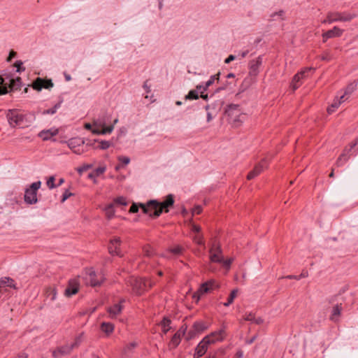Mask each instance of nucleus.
<instances>
[{
  "label": "nucleus",
  "instance_id": "39",
  "mask_svg": "<svg viewBox=\"0 0 358 358\" xmlns=\"http://www.w3.org/2000/svg\"><path fill=\"white\" fill-rule=\"evenodd\" d=\"M143 251L144 256H145V257H151L154 253L152 249L149 245L144 246L143 248Z\"/></svg>",
  "mask_w": 358,
  "mask_h": 358
},
{
  "label": "nucleus",
  "instance_id": "24",
  "mask_svg": "<svg viewBox=\"0 0 358 358\" xmlns=\"http://www.w3.org/2000/svg\"><path fill=\"white\" fill-rule=\"evenodd\" d=\"M59 133V130L55 128H52L47 130H43L39 134L38 136L43 141L49 140L51 137L56 136Z\"/></svg>",
  "mask_w": 358,
  "mask_h": 358
},
{
  "label": "nucleus",
  "instance_id": "11",
  "mask_svg": "<svg viewBox=\"0 0 358 358\" xmlns=\"http://www.w3.org/2000/svg\"><path fill=\"white\" fill-rule=\"evenodd\" d=\"M53 85L51 80H45L41 78H37L31 85L33 89L37 91H41L42 89L50 90Z\"/></svg>",
  "mask_w": 358,
  "mask_h": 358
},
{
  "label": "nucleus",
  "instance_id": "6",
  "mask_svg": "<svg viewBox=\"0 0 358 358\" xmlns=\"http://www.w3.org/2000/svg\"><path fill=\"white\" fill-rule=\"evenodd\" d=\"M41 182H33L30 187L25 190L24 201L28 204H34L37 202V191L41 187Z\"/></svg>",
  "mask_w": 358,
  "mask_h": 358
},
{
  "label": "nucleus",
  "instance_id": "19",
  "mask_svg": "<svg viewBox=\"0 0 358 358\" xmlns=\"http://www.w3.org/2000/svg\"><path fill=\"white\" fill-rule=\"evenodd\" d=\"M209 286H210V284L208 283V281L203 283L200 287L199 288V289L197 290L196 292H195L194 294H193V298L196 301H199V300L200 299L201 296L204 294H206V293H208L210 292V288H209Z\"/></svg>",
  "mask_w": 358,
  "mask_h": 358
},
{
  "label": "nucleus",
  "instance_id": "9",
  "mask_svg": "<svg viewBox=\"0 0 358 358\" xmlns=\"http://www.w3.org/2000/svg\"><path fill=\"white\" fill-rule=\"evenodd\" d=\"M313 71L314 69L311 67L306 68L299 73L296 74L291 83L292 90L294 91L299 88V87L301 85V80L307 78L309 76V73Z\"/></svg>",
  "mask_w": 358,
  "mask_h": 358
},
{
  "label": "nucleus",
  "instance_id": "59",
  "mask_svg": "<svg viewBox=\"0 0 358 358\" xmlns=\"http://www.w3.org/2000/svg\"><path fill=\"white\" fill-rule=\"evenodd\" d=\"M234 261V259L233 258H230V259H228L225 261H222V264H224V266H225L226 267L229 268L231 265V264Z\"/></svg>",
  "mask_w": 358,
  "mask_h": 358
},
{
  "label": "nucleus",
  "instance_id": "23",
  "mask_svg": "<svg viewBox=\"0 0 358 358\" xmlns=\"http://www.w3.org/2000/svg\"><path fill=\"white\" fill-rule=\"evenodd\" d=\"M123 306L120 303H115L113 306L109 307L107 311L109 314V317L112 319L120 315L122 310Z\"/></svg>",
  "mask_w": 358,
  "mask_h": 358
},
{
  "label": "nucleus",
  "instance_id": "14",
  "mask_svg": "<svg viewBox=\"0 0 358 358\" xmlns=\"http://www.w3.org/2000/svg\"><path fill=\"white\" fill-rule=\"evenodd\" d=\"M121 245V239L119 237H114L110 240V244L108 246V251L110 254L113 255H118L121 256V252L120 250V246Z\"/></svg>",
  "mask_w": 358,
  "mask_h": 358
},
{
  "label": "nucleus",
  "instance_id": "46",
  "mask_svg": "<svg viewBox=\"0 0 358 358\" xmlns=\"http://www.w3.org/2000/svg\"><path fill=\"white\" fill-rule=\"evenodd\" d=\"M114 129V125H111L109 127H102V129L101 130V135H104L106 134H110Z\"/></svg>",
  "mask_w": 358,
  "mask_h": 358
},
{
  "label": "nucleus",
  "instance_id": "12",
  "mask_svg": "<svg viewBox=\"0 0 358 358\" xmlns=\"http://www.w3.org/2000/svg\"><path fill=\"white\" fill-rule=\"evenodd\" d=\"M268 163L266 159H263L258 164H257L253 170H252L247 176L248 180H252L259 176L264 170L267 169Z\"/></svg>",
  "mask_w": 358,
  "mask_h": 358
},
{
  "label": "nucleus",
  "instance_id": "49",
  "mask_svg": "<svg viewBox=\"0 0 358 358\" xmlns=\"http://www.w3.org/2000/svg\"><path fill=\"white\" fill-rule=\"evenodd\" d=\"M117 159L119 162H120L121 163H122L124 165H127L129 164L130 162V159L129 157H125V156H119L117 157Z\"/></svg>",
  "mask_w": 358,
  "mask_h": 358
},
{
  "label": "nucleus",
  "instance_id": "41",
  "mask_svg": "<svg viewBox=\"0 0 358 358\" xmlns=\"http://www.w3.org/2000/svg\"><path fill=\"white\" fill-rule=\"evenodd\" d=\"M93 124L96 127H100L102 128L105 126L106 123L103 119L97 118L94 120Z\"/></svg>",
  "mask_w": 358,
  "mask_h": 358
},
{
  "label": "nucleus",
  "instance_id": "30",
  "mask_svg": "<svg viewBox=\"0 0 358 358\" xmlns=\"http://www.w3.org/2000/svg\"><path fill=\"white\" fill-rule=\"evenodd\" d=\"M246 55L245 52H243L242 53H238V55H230L225 60V64H229L231 61L234 60H241Z\"/></svg>",
  "mask_w": 358,
  "mask_h": 358
},
{
  "label": "nucleus",
  "instance_id": "18",
  "mask_svg": "<svg viewBox=\"0 0 358 358\" xmlns=\"http://www.w3.org/2000/svg\"><path fill=\"white\" fill-rule=\"evenodd\" d=\"M79 282L77 279H73L69 281V286L65 290V294L67 296H71L76 294L78 292Z\"/></svg>",
  "mask_w": 358,
  "mask_h": 358
},
{
  "label": "nucleus",
  "instance_id": "50",
  "mask_svg": "<svg viewBox=\"0 0 358 358\" xmlns=\"http://www.w3.org/2000/svg\"><path fill=\"white\" fill-rule=\"evenodd\" d=\"M194 241L198 245H203V236L201 235H196L194 238Z\"/></svg>",
  "mask_w": 358,
  "mask_h": 358
},
{
  "label": "nucleus",
  "instance_id": "22",
  "mask_svg": "<svg viewBox=\"0 0 358 358\" xmlns=\"http://www.w3.org/2000/svg\"><path fill=\"white\" fill-rule=\"evenodd\" d=\"M348 100V98L345 99V96H341L339 98L336 97L333 103L331 104L329 107L327 108V112L329 114H331L334 113L338 107L339 106L346 101Z\"/></svg>",
  "mask_w": 358,
  "mask_h": 358
},
{
  "label": "nucleus",
  "instance_id": "28",
  "mask_svg": "<svg viewBox=\"0 0 358 358\" xmlns=\"http://www.w3.org/2000/svg\"><path fill=\"white\" fill-rule=\"evenodd\" d=\"M357 88V83H352L347 86L345 90V93L342 96H345V99H349L350 96L355 92Z\"/></svg>",
  "mask_w": 358,
  "mask_h": 358
},
{
  "label": "nucleus",
  "instance_id": "58",
  "mask_svg": "<svg viewBox=\"0 0 358 358\" xmlns=\"http://www.w3.org/2000/svg\"><path fill=\"white\" fill-rule=\"evenodd\" d=\"M22 65V62H20V61H17L15 63V66L17 68V72H20L22 71H24V68H22L21 66Z\"/></svg>",
  "mask_w": 358,
  "mask_h": 358
},
{
  "label": "nucleus",
  "instance_id": "26",
  "mask_svg": "<svg viewBox=\"0 0 358 358\" xmlns=\"http://www.w3.org/2000/svg\"><path fill=\"white\" fill-rule=\"evenodd\" d=\"M186 328L184 329H180L178 332H176L171 338V344L176 347L180 342L181 336L185 334Z\"/></svg>",
  "mask_w": 358,
  "mask_h": 358
},
{
  "label": "nucleus",
  "instance_id": "40",
  "mask_svg": "<svg viewBox=\"0 0 358 358\" xmlns=\"http://www.w3.org/2000/svg\"><path fill=\"white\" fill-rule=\"evenodd\" d=\"M114 202L116 204L122 205V206H127L128 204L127 199L124 196H119L116 199H115Z\"/></svg>",
  "mask_w": 358,
  "mask_h": 358
},
{
  "label": "nucleus",
  "instance_id": "35",
  "mask_svg": "<svg viewBox=\"0 0 358 358\" xmlns=\"http://www.w3.org/2000/svg\"><path fill=\"white\" fill-rule=\"evenodd\" d=\"M220 73H217L212 76H210V79L203 85L208 90V88L212 85L215 80H219Z\"/></svg>",
  "mask_w": 358,
  "mask_h": 358
},
{
  "label": "nucleus",
  "instance_id": "62",
  "mask_svg": "<svg viewBox=\"0 0 358 358\" xmlns=\"http://www.w3.org/2000/svg\"><path fill=\"white\" fill-rule=\"evenodd\" d=\"M100 127H96L92 129V132L94 134H97V135H101V129H99Z\"/></svg>",
  "mask_w": 358,
  "mask_h": 358
},
{
  "label": "nucleus",
  "instance_id": "5",
  "mask_svg": "<svg viewBox=\"0 0 358 358\" xmlns=\"http://www.w3.org/2000/svg\"><path fill=\"white\" fill-rule=\"evenodd\" d=\"M84 280L86 284L95 287L100 285L103 281L104 278L101 272L96 273L93 268H90L86 269Z\"/></svg>",
  "mask_w": 358,
  "mask_h": 358
},
{
  "label": "nucleus",
  "instance_id": "42",
  "mask_svg": "<svg viewBox=\"0 0 358 358\" xmlns=\"http://www.w3.org/2000/svg\"><path fill=\"white\" fill-rule=\"evenodd\" d=\"M55 176H50L47 180V186L49 189H52L56 187V185L55 184Z\"/></svg>",
  "mask_w": 358,
  "mask_h": 358
},
{
  "label": "nucleus",
  "instance_id": "61",
  "mask_svg": "<svg viewBox=\"0 0 358 358\" xmlns=\"http://www.w3.org/2000/svg\"><path fill=\"white\" fill-rule=\"evenodd\" d=\"M192 230L196 233H199L201 231V227L194 224H192Z\"/></svg>",
  "mask_w": 358,
  "mask_h": 358
},
{
  "label": "nucleus",
  "instance_id": "57",
  "mask_svg": "<svg viewBox=\"0 0 358 358\" xmlns=\"http://www.w3.org/2000/svg\"><path fill=\"white\" fill-rule=\"evenodd\" d=\"M244 319H245V320H247V321L254 322L255 315L252 313H248L245 315Z\"/></svg>",
  "mask_w": 358,
  "mask_h": 358
},
{
  "label": "nucleus",
  "instance_id": "64",
  "mask_svg": "<svg viewBox=\"0 0 358 358\" xmlns=\"http://www.w3.org/2000/svg\"><path fill=\"white\" fill-rule=\"evenodd\" d=\"M17 358H28V355L25 353H20L17 355Z\"/></svg>",
  "mask_w": 358,
  "mask_h": 358
},
{
  "label": "nucleus",
  "instance_id": "45",
  "mask_svg": "<svg viewBox=\"0 0 358 358\" xmlns=\"http://www.w3.org/2000/svg\"><path fill=\"white\" fill-rule=\"evenodd\" d=\"M348 156L345 153H343L338 159L336 164L338 166H341L344 162L348 160Z\"/></svg>",
  "mask_w": 358,
  "mask_h": 358
},
{
  "label": "nucleus",
  "instance_id": "10",
  "mask_svg": "<svg viewBox=\"0 0 358 358\" xmlns=\"http://www.w3.org/2000/svg\"><path fill=\"white\" fill-rule=\"evenodd\" d=\"M68 147L76 155H81L85 151L82 145L85 143L84 140L80 138H71L66 141Z\"/></svg>",
  "mask_w": 358,
  "mask_h": 358
},
{
  "label": "nucleus",
  "instance_id": "27",
  "mask_svg": "<svg viewBox=\"0 0 358 358\" xmlns=\"http://www.w3.org/2000/svg\"><path fill=\"white\" fill-rule=\"evenodd\" d=\"M101 329L107 336H108L113 331L114 325L110 322H102L101 324Z\"/></svg>",
  "mask_w": 358,
  "mask_h": 358
},
{
  "label": "nucleus",
  "instance_id": "1",
  "mask_svg": "<svg viewBox=\"0 0 358 358\" xmlns=\"http://www.w3.org/2000/svg\"><path fill=\"white\" fill-rule=\"evenodd\" d=\"M173 196L169 194L166 196L165 201L162 202L150 200L146 203H133L129 212L130 213H136L138 211L139 208H141L144 213L148 214L151 217H157L162 214L163 210L166 213L169 212V208L173 206Z\"/></svg>",
  "mask_w": 358,
  "mask_h": 358
},
{
  "label": "nucleus",
  "instance_id": "37",
  "mask_svg": "<svg viewBox=\"0 0 358 358\" xmlns=\"http://www.w3.org/2000/svg\"><path fill=\"white\" fill-rule=\"evenodd\" d=\"M61 106V103H58L55 104L52 108L48 109L46 110L43 111V114H55L58 108H59Z\"/></svg>",
  "mask_w": 358,
  "mask_h": 358
},
{
  "label": "nucleus",
  "instance_id": "60",
  "mask_svg": "<svg viewBox=\"0 0 358 358\" xmlns=\"http://www.w3.org/2000/svg\"><path fill=\"white\" fill-rule=\"evenodd\" d=\"M283 13H284V12L282 10H280L279 12H275V13H273L271 15V17L273 19H274L275 17H276V16H279L280 17H282V16L283 15Z\"/></svg>",
  "mask_w": 358,
  "mask_h": 358
},
{
  "label": "nucleus",
  "instance_id": "43",
  "mask_svg": "<svg viewBox=\"0 0 358 358\" xmlns=\"http://www.w3.org/2000/svg\"><path fill=\"white\" fill-rule=\"evenodd\" d=\"M48 296L50 298L51 301H54L56 299V291L55 288H49L47 290Z\"/></svg>",
  "mask_w": 358,
  "mask_h": 358
},
{
  "label": "nucleus",
  "instance_id": "13",
  "mask_svg": "<svg viewBox=\"0 0 358 358\" xmlns=\"http://www.w3.org/2000/svg\"><path fill=\"white\" fill-rule=\"evenodd\" d=\"M209 345V338L204 337L196 346L194 358H199L202 357L206 352Z\"/></svg>",
  "mask_w": 358,
  "mask_h": 358
},
{
  "label": "nucleus",
  "instance_id": "4",
  "mask_svg": "<svg viewBox=\"0 0 358 358\" xmlns=\"http://www.w3.org/2000/svg\"><path fill=\"white\" fill-rule=\"evenodd\" d=\"M357 16V15L356 13H329L327 18L322 21V23L331 24L334 22H350Z\"/></svg>",
  "mask_w": 358,
  "mask_h": 358
},
{
  "label": "nucleus",
  "instance_id": "20",
  "mask_svg": "<svg viewBox=\"0 0 358 358\" xmlns=\"http://www.w3.org/2000/svg\"><path fill=\"white\" fill-rule=\"evenodd\" d=\"M206 337L209 338L210 345L213 344L217 341H221L224 337V330L220 329L217 331L213 332Z\"/></svg>",
  "mask_w": 358,
  "mask_h": 358
},
{
  "label": "nucleus",
  "instance_id": "32",
  "mask_svg": "<svg viewBox=\"0 0 358 358\" xmlns=\"http://www.w3.org/2000/svg\"><path fill=\"white\" fill-rule=\"evenodd\" d=\"M238 293V289H234L231 292L227 301L224 303V306H227V307L230 306L234 302V299L237 296Z\"/></svg>",
  "mask_w": 358,
  "mask_h": 358
},
{
  "label": "nucleus",
  "instance_id": "48",
  "mask_svg": "<svg viewBox=\"0 0 358 358\" xmlns=\"http://www.w3.org/2000/svg\"><path fill=\"white\" fill-rule=\"evenodd\" d=\"M208 283L210 284V286H209L210 292L212 290L217 289L220 287L219 283L215 280H210L209 281H208Z\"/></svg>",
  "mask_w": 358,
  "mask_h": 358
},
{
  "label": "nucleus",
  "instance_id": "29",
  "mask_svg": "<svg viewBox=\"0 0 358 358\" xmlns=\"http://www.w3.org/2000/svg\"><path fill=\"white\" fill-rule=\"evenodd\" d=\"M4 287L15 288V284L13 279L9 278H3L0 280V289Z\"/></svg>",
  "mask_w": 358,
  "mask_h": 358
},
{
  "label": "nucleus",
  "instance_id": "15",
  "mask_svg": "<svg viewBox=\"0 0 358 358\" xmlns=\"http://www.w3.org/2000/svg\"><path fill=\"white\" fill-rule=\"evenodd\" d=\"M210 259L212 262L221 263L223 261L222 250L220 246L213 245L210 251Z\"/></svg>",
  "mask_w": 358,
  "mask_h": 358
},
{
  "label": "nucleus",
  "instance_id": "38",
  "mask_svg": "<svg viewBox=\"0 0 358 358\" xmlns=\"http://www.w3.org/2000/svg\"><path fill=\"white\" fill-rule=\"evenodd\" d=\"M199 92L196 90H193L189 92L186 96L187 99H197L199 98Z\"/></svg>",
  "mask_w": 358,
  "mask_h": 358
},
{
  "label": "nucleus",
  "instance_id": "52",
  "mask_svg": "<svg viewBox=\"0 0 358 358\" xmlns=\"http://www.w3.org/2000/svg\"><path fill=\"white\" fill-rule=\"evenodd\" d=\"M72 195V193L70 192L69 190H66L63 195H62V198L61 199V201L62 203H64L67 199H69L71 196Z\"/></svg>",
  "mask_w": 358,
  "mask_h": 358
},
{
  "label": "nucleus",
  "instance_id": "51",
  "mask_svg": "<svg viewBox=\"0 0 358 358\" xmlns=\"http://www.w3.org/2000/svg\"><path fill=\"white\" fill-rule=\"evenodd\" d=\"M83 337V334H80L78 336L76 337L74 343H72L71 345H74V348L78 347L80 345V343H81Z\"/></svg>",
  "mask_w": 358,
  "mask_h": 358
},
{
  "label": "nucleus",
  "instance_id": "31",
  "mask_svg": "<svg viewBox=\"0 0 358 358\" xmlns=\"http://www.w3.org/2000/svg\"><path fill=\"white\" fill-rule=\"evenodd\" d=\"M162 331L164 334H166L171 329V320L167 317H164L160 323Z\"/></svg>",
  "mask_w": 358,
  "mask_h": 358
},
{
  "label": "nucleus",
  "instance_id": "7",
  "mask_svg": "<svg viewBox=\"0 0 358 358\" xmlns=\"http://www.w3.org/2000/svg\"><path fill=\"white\" fill-rule=\"evenodd\" d=\"M129 283L133 287L134 292L136 294H141L147 287H151V283L150 280L142 278H131L129 280Z\"/></svg>",
  "mask_w": 358,
  "mask_h": 358
},
{
  "label": "nucleus",
  "instance_id": "8",
  "mask_svg": "<svg viewBox=\"0 0 358 358\" xmlns=\"http://www.w3.org/2000/svg\"><path fill=\"white\" fill-rule=\"evenodd\" d=\"M21 78L17 77L16 78H11L8 80V83L6 81V79L0 77V94H5L8 92L6 85L9 84V87L11 90H16L20 85Z\"/></svg>",
  "mask_w": 358,
  "mask_h": 358
},
{
  "label": "nucleus",
  "instance_id": "44",
  "mask_svg": "<svg viewBox=\"0 0 358 358\" xmlns=\"http://www.w3.org/2000/svg\"><path fill=\"white\" fill-rule=\"evenodd\" d=\"M100 145L99 146V148L101 150H106L111 145V143L108 141H101L99 142Z\"/></svg>",
  "mask_w": 358,
  "mask_h": 358
},
{
  "label": "nucleus",
  "instance_id": "21",
  "mask_svg": "<svg viewBox=\"0 0 358 358\" xmlns=\"http://www.w3.org/2000/svg\"><path fill=\"white\" fill-rule=\"evenodd\" d=\"M207 329V327L203 322H196L193 325V330L189 332V338H192L196 334H199Z\"/></svg>",
  "mask_w": 358,
  "mask_h": 358
},
{
  "label": "nucleus",
  "instance_id": "47",
  "mask_svg": "<svg viewBox=\"0 0 358 358\" xmlns=\"http://www.w3.org/2000/svg\"><path fill=\"white\" fill-rule=\"evenodd\" d=\"M92 167V166L91 164H83V166H81L77 169V171L80 174H82L83 172L91 169Z\"/></svg>",
  "mask_w": 358,
  "mask_h": 358
},
{
  "label": "nucleus",
  "instance_id": "55",
  "mask_svg": "<svg viewBox=\"0 0 358 358\" xmlns=\"http://www.w3.org/2000/svg\"><path fill=\"white\" fill-rule=\"evenodd\" d=\"M106 166L98 167L97 169H95L96 175L99 176V175L103 173L106 171Z\"/></svg>",
  "mask_w": 358,
  "mask_h": 358
},
{
  "label": "nucleus",
  "instance_id": "33",
  "mask_svg": "<svg viewBox=\"0 0 358 358\" xmlns=\"http://www.w3.org/2000/svg\"><path fill=\"white\" fill-rule=\"evenodd\" d=\"M104 210H105L106 215L108 219H111L113 217V216L115 215V210H114V207H113V203L108 205L105 208Z\"/></svg>",
  "mask_w": 358,
  "mask_h": 358
},
{
  "label": "nucleus",
  "instance_id": "25",
  "mask_svg": "<svg viewBox=\"0 0 358 358\" xmlns=\"http://www.w3.org/2000/svg\"><path fill=\"white\" fill-rule=\"evenodd\" d=\"M262 64V58L259 57L255 60H252L250 63V73L256 76L258 73L259 67Z\"/></svg>",
  "mask_w": 358,
  "mask_h": 358
},
{
  "label": "nucleus",
  "instance_id": "34",
  "mask_svg": "<svg viewBox=\"0 0 358 358\" xmlns=\"http://www.w3.org/2000/svg\"><path fill=\"white\" fill-rule=\"evenodd\" d=\"M342 308L339 305H336L333 308L332 314H331V320L334 321L336 320V317H338L341 313Z\"/></svg>",
  "mask_w": 358,
  "mask_h": 358
},
{
  "label": "nucleus",
  "instance_id": "54",
  "mask_svg": "<svg viewBox=\"0 0 358 358\" xmlns=\"http://www.w3.org/2000/svg\"><path fill=\"white\" fill-rule=\"evenodd\" d=\"M170 251L176 255L180 254L182 251V248L179 245L174 247L173 248L170 249Z\"/></svg>",
  "mask_w": 358,
  "mask_h": 358
},
{
  "label": "nucleus",
  "instance_id": "53",
  "mask_svg": "<svg viewBox=\"0 0 358 358\" xmlns=\"http://www.w3.org/2000/svg\"><path fill=\"white\" fill-rule=\"evenodd\" d=\"M202 212V208L201 206H196L192 210V215H199Z\"/></svg>",
  "mask_w": 358,
  "mask_h": 358
},
{
  "label": "nucleus",
  "instance_id": "36",
  "mask_svg": "<svg viewBox=\"0 0 358 358\" xmlns=\"http://www.w3.org/2000/svg\"><path fill=\"white\" fill-rule=\"evenodd\" d=\"M137 346V343L136 342H131L127 345H126V346L123 349V353L124 355H128L129 354L130 352H132V350Z\"/></svg>",
  "mask_w": 358,
  "mask_h": 358
},
{
  "label": "nucleus",
  "instance_id": "2",
  "mask_svg": "<svg viewBox=\"0 0 358 358\" xmlns=\"http://www.w3.org/2000/svg\"><path fill=\"white\" fill-rule=\"evenodd\" d=\"M31 117L32 115L31 114L22 113L15 110H10L7 113L8 122L13 127L17 126L23 127L27 126V124L30 122L28 118Z\"/></svg>",
  "mask_w": 358,
  "mask_h": 358
},
{
  "label": "nucleus",
  "instance_id": "16",
  "mask_svg": "<svg viewBox=\"0 0 358 358\" xmlns=\"http://www.w3.org/2000/svg\"><path fill=\"white\" fill-rule=\"evenodd\" d=\"M343 31L338 27H334L333 29L324 32L322 34V42L326 43L329 38L338 37L342 35Z\"/></svg>",
  "mask_w": 358,
  "mask_h": 358
},
{
  "label": "nucleus",
  "instance_id": "63",
  "mask_svg": "<svg viewBox=\"0 0 358 358\" xmlns=\"http://www.w3.org/2000/svg\"><path fill=\"white\" fill-rule=\"evenodd\" d=\"M285 278H287V279H294V280H300V276L294 275H289L285 276Z\"/></svg>",
  "mask_w": 358,
  "mask_h": 358
},
{
  "label": "nucleus",
  "instance_id": "56",
  "mask_svg": "<svg viewBox=\"0 0 358 358\" xmlns=\"http://www.w3.org/2000/svg\"><path fill=\"white\" fill-rule=\"evenodd\" d=\"M200 94H203L204 93L205 91L207 90V89L205 87V86L203 85H198L196 86V90Z\"/></svg>",
  "mask_w": 358,
  "mask_h": 358
},
{
  "label": "nucleus",
  "instance_id": "3",
  "mask_svg": "<svg viewBox=\"0 0 358 358\" xmlns=\"http://www.w3.org/2000/svg\"><path fill=\"white\" fill-rule=\"evenodd\" d=\"M227 113L234 127L240 126L246 119V114L241 113L237 105L230 106Z\"/></svg>",
  "mask_w": 358,
  "mask_h": 358
},
{
  "label": "nucleus",
  "instance_id": "17",
  "mask_svg": "<svg viewBox=\"0 0 358 358\" xmlns=\"http://www.w3.org/2000/svg\"><path fill=\"white\" fill-rule=\"evenodd\" d=\"M74 348V345L67 344L62 346L52 352V356L55 358L59 357L60 355H66L69 354Z\"/></svg>",
  "mask_w": 358,
  "mask_h": 358
}]
</instances>
